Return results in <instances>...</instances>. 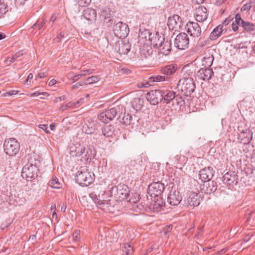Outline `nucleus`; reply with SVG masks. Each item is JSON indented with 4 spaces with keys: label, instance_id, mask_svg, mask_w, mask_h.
Wrapping results in <instances>:
<instances>
[{
    "label": "nucleus",
    "instance_id": "1",
    "mask_svg": "<svg viewBox=\"0 0 255 255\" xmlns=\"http://www.w3.org/2000/svg\"><path fill=\"white\" fill-rule=\"evenodd\" d=\"M179 90L186 96H190L195 89V83L192 77L182 78L177 83Z\"/></svg>",
    "mask_w": 255,
    "mask_h": 255
},
{
    "label": "nucleus",
    "instance_id": "2",
    "mask_svg": "<svg viewBox=\"0 0 255 255\" xmlns=\"http://www.w3.org/2000/svg\"><path fill=\"white\" fill-rule=\"evenodd\" d=\"M86 148L84 145L80 144H73L70 147V154L73 157L82 156L84 160L91 159L93 157L92 151L90 149L85 151Z\"/></svg>",
    "mask_w": 255,
    "mask_h": 255
},
{
    "label": "nucleus",
    "instance_id": "3",
    "mask_svg": "<svg viewBox=\"0 0 255 255\" xmlns=\"http://www.w3.org/2000/svg\"><path fill=\"white\" fill-rule=\"evenodd\" d=\"M94 174L89 172L86 167L81 168L76 175V182L83 186H87L93 181Z\"/></svg>",
    "mask_w": 255,
    "mask_h": 255
},
{
    "label": "nucleus",
    "instance_id": "4",
    "mask_svg": "<svg viewBox=\"0 0 255 255\" xmlns=\"http://www.w3.org/2000/svg\"><path fill=\"white\" fill-rule=\"evenodd\" d=\"M129 193V188L125 184H120L118 186H113L110 190L111 196L119 200L127 199Z\"/></svg>",
    "mask_w": 255,
    "mask_h": 255
},
{
    "label": "nucleus",
    "instance_id": "5",
    "mask_svg": "<svg viewBox=\"0 0 255 255\" xmlns=\"http://www.w3.org/2000/svg\"><path fill=\"white\" fill-rule=\"evenodd\" d=\"M5 153L9 156L15 155L20 149V145L14 138H9L5 140L3 144Z\"/></svg>",
    "mask_w": 255,
    "mask_h": 255
},
{
    "label": "nucleus",
    "instance_id": "6",
    "mask_svg": "<svg viewBox=\"0 0 255 255\" xmlns=\"http://www.w3.org/2000/svg\"><path fill=\"white\" fill-rule=\"evenodd\" d=\"M113 31L116 37L122 39L128 36L129 30L126 23L120 21L114 26Z\"/></svg>",
    "mask_w": 255,
    "mask_h": 255
},
{
    "label": "nucleus",
    "instance_id": "7",
    "mask_svg": "<svg viewBox=\"0 0 255 255\" xmlns=\"http://www.w3.org/2000/svg\"><path fill=\"white\" fill-rule=\"evenodd\" d=\"M163 95V90H152L147 93L146 99L151 104L156 105L162 101Z\"/></svg>",
    "mask_w": 255,
    "mask_h": 255
},
{
    "label": "nucleus",
    "instance_id": "8",
    "mask_svg": "<svg viewBox=\"0 0 255 255\" xmlns=\"http://www.w3.org/2000/svg\"><path fill=\"white\" fill-rule=\"evenodd\" d=\"M164 189V185L160 182H153L148 187V193L151 197H157L160 195Z\"/></svg>",
    "mask_w": 255,
    "mask_h": 255
},
{
    "label": "nucleus",
    "instance_id": "9",
    "mask_svg": "<svg viewBox=\"0 0 255 255\" xmlns=\"http://www.w3.org/2000/svg\"><path fill=\"white\" fill-rule=\"evenodd\" d=\"M189 38L187 34L181 32L176 36L175 39V45L179 49H185L187 48L189 45Z\"/></svg>",
    "mask_w": 255,
    "mask_h": 255
},
{
    "label": "nucleus",
    "instance_id": "10",
    "mask_svg": "<svg viewBox=\"0 0 255 255\" xmlns=\"http://www.w3.org/2000/svg\"><path fill=\"white\" fill-rule=\"evenodd\" d=\"M167 25L170 30L178 31L182 25V19L178 15L174 14L168 18Z\"/></svg>",
    "mask_w": 255,
    "mask_h": 255
},
{
    "label": "nucleus",
    "instance_id": "11",
    "mask_svg": "<svg viewBox=\"0 0 255 255\" xmlns=\"http://www.w3.org/2000/svg\"><path fill=\"white\" fill-rule=\"evenodd\" d=\"M182 197L179 191L172 187L168 195L167 201L172 206L178 205L181 201Z\"/></svg>",
    "mask_w": 255,
    "mask_h": 255
},
{
    "label": "nucleus",
    "instance_id": "12",
    "mask_svg": "<svg viewBox=\"0 0 255 255\" xmlns=\"http://www.w3.org/2000/svg\"><path fill=\"white\" fill-rule=\"evenodd\" d=\"M187 32L194 37H199L201 33V29L200 25L195 22H188L185 26Z\"/></svg>",
    "mask_w": 255,
    "mask_h": 255
},
{
    "label": "nucleus",
    "instance_id": "13",
    "mask_svg": "<svg viewBox=\"0 0 255 255\" xmlns=\"http://www.w3.org/2000/svg\"><path fill=\"white\" fill-rule=\"evenodd\" d=\"M99 126V124L97 121L92 119L87 120L84 122L82 129L85 133L92 134L94 132Z\"/></svg>",
    "mask_w": 255,
    "mask_h": 255
},
{
    "label": "nucleus",
    "instance_id": "14",
    "mask_svg": "<svg viewBox=\"0 0 255 255\" xmlns=\"http://www.w3.org/2000/svg\"><path fill=\"white\" fill-rule=\"evenodd\" d=\"M36 166L31 164L29 166H25L23 167L21 176L25 178L27 180L34 178L36 175Z\"/></svg>",
    "mask_w": 255,
    "mask_h": 255
},
{
    "label": "nucleus",
    "instance_id": "15",
    "mask_svg": "<svg viewBox=\"0 0 255 255\" xmlns=\"http://www.w3.org/2000/svg\"><path fill=\"white\" fill-rule=\"evenodd\" d=\"M116 49L117 51L121 55L127 54L131 48V45L128 41L122 40L119 41L116 43Z\"/></svg>",
    "mask_w": 255,
    "mask_h": 255
},
{
    "label": "nucleus",
    "instance_id": "16",
    "mask_svg": "<svg viewBox=\"0 0 255 255\" xmlns=\"http://www.w3.org/2000/svg\"><path fill=\"white\" fill-rule=\"evenodd\" d=\"M208 14L206 8L202 5H200L196 8L194 16L198 22H203L207 18Z\"/></svg>",
    "mask_w": 255,
    "mask_h": 255
},
{
    "label": "nucleus",
    "instance_id": "17",
    "mask_svg": "<svg viewBox=\"0 0 255 255\" xmlns=\"http://www.w3.org/2000/svg\"><path fill=\"white\" fill-rule=\"evenodd\" d=\"M222 179L223 182L227 185H233L238 183V175L235 172H227L223 176Z\"/></svg>",
    "mask_w": 255,
    "mask_h": 255
},
{
    "label": "nucleus",
    "instance_id": "18",
    "mask_svg": "<svg viewBox=\"0 0 255 255\" xmlns=\"http://www.w3.org/2000/svg\"><path fill=\"white\" fill-rule=\"evenodd\" d=\"M199 175L202 181L211 180L214 175V171L212 167H205L200 171Z\"/></svg>",
    "mask_w": 255,
    "mask_h": 255
},
{
    "label": "nucleus",
    "instance_id": "19",
    "mask_svg": "<svg viewBox=\"0 0 255 255\" xmlns=\"http://www.w3.org/2000/svg\"><path fill=\"white\" fill-rule=\"evenodd\" d=\"M217 184L214 181H205L201 188V191L206 194H210L217 190Z\"/></svg>",
    "mask_w": 255,
    "mask_h": 255
},
{
    "label": "nucleus",
    "instance_id": "20",
    "mask_svg": "<svg viewBox=\"0 0 255 255\" xmlns=\"http://www.w3.org/2000/svg\"><path fill=\"white\" fill-rule=\"evenodd\" d=\"M158 55L167 56L169 54L171 50V42L170 40H164V42L157 48Z\"/></svg>",
    "mask_w": 255,
    "mask_h": 255
},
{
    "label": "nucleus",
    "instance_id": "21",
    "mask_svg": "<svg viewBox=\"0 0 255 255\" xmlns=\"http://www.w3.org/2000/svg\"><path fill=\"white\" fill-rule=\"evenodd\" d=\"M90 196L96 204L105 201H107L108 200H110V198L111 197V196H110L108 193H107L105 191L99 193L98 195L96 194H90Z\"/></svg>",
    "mask_w": 255,
    "mask_h": 255
},
{
    "label": "nucleus",
    "instance_id": "22",
    "mask_svg": "<svg viewBox=\"0 0 255 255\" xmlns=\"http://www.w3.org/2000/svg\"><path fill=\"white\" fill-rule=\"evenodd\" d=\"M214 72L210 68H201L197 73V77L202 80H208L212 78Z\"/></svg>",
    "mask_w": 255,
    "mask_h": 255
},
{
    "label": "nucleus",
    "instance_id": "23",
    "mask_svg": "<svg viewBox=\"0 0 255 255\" xmlns=\"http://www.w3.org/2000/svg\"><path fill=\"white\" fill-rule=\"evenodd\" d=\"M239 137L243 143H250L253 138V132L249 128L241 131Z\"/></svg>",
    "mask_w": 255,
    "mask_h": 255
},
{
    "label": "nucleus",
    "instance_id": "24",
    "mask_svg": "<svg viewBox=\"0 0 255 255\" xmlns=\"http://www.w3.org/2000/svg\"><path fill=\"white\" fill-rule=\"evenodd\" d=\"M119 130V129H117L114 126L111 125H105L102 128L103 134L106 137H110L114 134H118Z\"/></svg>",
    "mask_w": 255,
    "mask_h": 255
},
{
    "label": "nucleus",
    "instance_id": "25",
    "mask_svg": "<svg viewBox=\"0 0 255 255\" xmlns=\"http://www.w3.org/2000/svg\"><path fill=\"white\" fill-rule=\"evenodd\" d=\"M164 36L160 35L158 32L156 33L155 35L151 36L150 37H149L151 45L156 48L160 46L162 43L164 42Z\"/></svg>",
    "mask_w": 255,
    "mask_h": 255
},
{
    "label": "nucleus",
    "instance_id": "26",
    "mask_svg": "<svg viewBox=\"0 0 255 255\" xmlns=\"http://www.w3.org/2000/svg\"><path fill=\"white\" fill-rule=\"evenodd\" d=\"M200 196L196 193H191L186 200L188 206L196 207L200 204Z\"/></svg>",
    "mask_w": 255,
    "mask_h": 255
},
{
    "label": "nucleus",
    "instance_id": "27",
    "mask_svg": "<svg viewBox=\"0 0 255 255\" xmlns=\"http://www.w3.org/2000/svg\"><path fill=\"white\" fill-rule=\"evenodd\" d=\"M243 151L246 154V156L248 158H255V148L253 145L249 143H243Z\"/></svg>",
    "mask_w": 255,
    "mask_h": 255
},
{
    "label": "nucleus",
    "instance_id": "28",
    "mask_svg": "<svg viewBox=\"0 0 255 255\" xmlns=\"http://www.w3.org/2000/svg\"><path fill=\"white\" fill-rule=\"evenodd\" d=\"M83 16L89 21H94L96 19L97 13L95 9L87 8L83 11Z\"/></svg>",
    "mask_w": 255,
    "mask_h": 255
},
{
    "label": "nucleus",
    "instance_id": "29",
    "mask_svg": "<svg viewBox=\"0 0 255 255\" xmlns=\"http://www.w3.org/2000/svg\"><path fill=\"white\" fill-rule=\"evenodd\" d=\"M177 69V66L175 64H172L163 67L161 70V72L164 75H171L176 72Z\"/></svg>",
    "mask_w": 255,
    "mask_h": 255
},
{
    "label": "nucleus",
    "instance_id": "30",
    "mask_svg": "<svg viewBox=\"0 0 255 255\" xmlns=\"http://www.w3.org/2000/svg\"><path fill=\"white\" fill-rule=\"evenodd\" d=\"M162 101L164 103H168L175 97V93L171 91H163Z\"/></svg>",
    "mask_w": 255,
    "mask_h": 255
},
{
    "label": "nucleus",
    "instance_id": "31",
    "mask_svg": "<svg viewBox=\"0 0 255 255\" xmlns=\"http://www.w3.org/2000/svg\"><path fill=\"white\" fill-rule=\"evenodd\" d=\"M110 200L105 201L97 204V207L106 212H112L113 208L111 207Z\"/></svg>",
    "mask_w": 255,
    "mask_h": 255
},
{
    "label": "nucleus",
    "instance_id": "32",
    "mask_svg": "<svg viewBox=\"0 0 255 255\" xmlns=\"http://www.w3.org/2000/svg\"><path fill=\"white\" fill-rule=\"evenodd\" d=\"M223 27L222 25H219L214 29L210 35V38L211 40L216 39L221 35L223 31Z\"/></svg>",
    "mask_w": 255,
    "mask_h": 255
},
{
    "label": "nucleus",
    "instance_id": "33",
    "mask_svg": "<svg viewBox=\"0 0 255 255\" xmlns=\"http://www.w3.org/2000/svg\"><path fill=\"white\" fill-rule=\"evenodd\" d=\"M143 105V100L139 98H135L132 102L133 108L136 111L141 110Z\"/></svg>",
    "mask_w": 255,
    "mask_h": 255
},
{
    "label": "nucleus",
    "instance_id": "34",
    "mask_svg": "<svg viewBox=\"0 0 255 255\" xmlns=\"http://www.w3.org/2000/svg\"><path fill=\"white\" fill-rule=\"evenodd\" d=\"M241 26L247 31L255 30V25L250 22L243 21L242 23H241Z\"/></svg>",
    "mask_w": 255,
    "mask_h": 255
},
{
    "label": "nucleus",
    "instance_id": "35",
    "mask_svg": "<svg viewBox=\"0 0 255 255\" xmlns=\"http://www.w3.org/2000/svg\"><path fill=\"white\" fill-rule=\"evenodd\" d=\"M131 209L135 212L141 211L144 209V205L142 204V203L136 202L131 203Z\"/></svg>",
    "mask_w": 255,
    "mask_h": 255
},
{
    "label": "nucleus",
    "instance_id": "36",
    "mask_svg": "<svg viewBox=\"0 0 255 255\" xmlns=\"http://www.w3.org/2000/svg\"><path fill=\"white\" fill-rule=\"evenodd\" d=\"M46 20L45 19H42L41 20H37L36 22L34 23L30 28L29 30H33L35 27L38 28V30H40L42 28L44 25L45 24Z\"/></svg>",
    "mask_w": 255,
    "mask_h": 255
},
{
    "label": "nucleus",
    "instance_id": "37",
    "mask_svg": "<svg viewBox=\"0 0 255 255\" xmlns=\"http://www.w3.org/2000/svg\"><path fill=\"white\" fill-rule=\"evenodd\" d=\"M49 185L53 188L59 189L60 188V183L56 177H53L49 182Z\"/></svg>",
    "mask_w": 255,
    "mask_h": 255
},
{
    "label": "nucleus",
    "instance_id": "38",
    "mask_svg": "<svg viewBox=\"0 0 255 255\" xmlns=\"http://www.w3.org/2000/svg\"><path fill=\"white\" fill-rule=\"evenodd\" d=\"M8 11V7L7 4L1 0H0V18Z\"/></svg>",
    "mask_w": 255,
    "mask_h": 255
},
{
    "label": "nucleus",
    "instance_id": "39",
    "mask_svg": "<svg viewBox=\"0 0 255 255\" xmlns=\"http://www.w3.org/2000/svg\"><path fill=\"white\" fill-rule=\"evenodd\" d=\"M132 120V117L131 115L128 114L127 115L124 114L122 120L121 122L126 126L129 125L131 124V121Z\"/></svg>",
    "mask_w": 255,
    "mask_h": 255
},
{
    "label": "nucleus",
    "instance_id": "40",
    "mask_svg": "<svg viewBox=\"0 0 255 255\" xmlns=\"http://www.w3.org/2000/svg\"><path fill=\"white\" fill-rule=\"evenodd\" d=\"M107 116L108 117L110 121L112 120L117 114V110L115 108H113L106 111Z\"/></svg>",
    "mask_w": 255,
    "mask_h": 255
},
{
    "label": "nucleus",
    "instance_id": "41",
    "mask_svg": "<svg viewBox=\"0 0 255 255\" xmlns=\"http://www.w3.org/2000/svg\"><path fill=\"white\" fill-rule=\"evenodd\" d=\"M152 53V50L150 49L142 48L140 50V55L144 58H148L151 57Z\"/></svg>",
    "mask_w": 255,
    "mask_h": 255
},
{
    "label": "nucleus",
    "instance_id": "42",
    "mask_svg": "<svg viewBox=\"0 0 255 255\" xmlns=\"http://www.w3.org/2000/svg\"><path fill=\"white\" fill-rule=\"evenodd\" d=\"M122 251L127 255H131L133 253L132 247L128 244H124L122 247Z\"/></svg>",
    "mask_w": 255,
    "mask_h": 255
},
{
    "label": "nucleus",
    "instance_id": "43",
    "mask_svg": "<svg viewBox=\"0 0 255 255\" xmlns=\"http://www.w3.org/2000/svg\"><path fill=\"white\" fill-rule=\"evenodd\" d=\"M98 119L99 121L102 122L103 123H108L110 121L108 117L107 116V114L106 111L101 113L98 116Z\"/></svg>",
    "mask_w": 255,
    "mask_h": 255
},
{
    "label": "nucleus",
    "instance_id": "44",
    "mask_svg": "<svg viewBox=\"0 0 255 255\" xmlns=\"http://www.w3.org/2000/svg\"><path fill=\"white\" fill-rule=\"evenodd\" d=\"M100 79V78L98 76H92L86 79L85 83L86 84H91L99 81Z\"/></svg>",
    "mask_w": 255,
    "mask_h": 255
},
{
    "label": "nucleus",
    "instance_id": "45",
    "mask_svg": "<svg viewBox=\"0 0 255 255\" xmlns=\"http://www.w3.org/2000/svg\"><path fill=\"white\" fill-rule=\"evenodd\" d=\"M214 56L213 55L209 54L208 56L206 55V56L204 57V61L207 66H211L212 64Z\"/></svg>",
    "mask_w": 255,
    "mask_h": 255
},
{
    "label": "nucleus",
    "instance_id": "46",
    "mask_svg": "<svg viewBox=\"0 0 255 255\" xmlns=\"http://www.w3.org/2000/svg\"><path fill=\"white\" fill-rule=\"evenodd\" d=\"M140 195L137 193H134L129 200V204L139 202Z\"/></svg>",
    "mask_w": 255,
    "mask_h": 255
},
{
    "label": "nucleus",
    "instance_id": "47",
    "mask_svg": "<svg viewBox=\"0 0 255 255\" xmlns=\"http://www.w3.org/2000/svg\"><path fill=\"white\" fill-rule=\"evenodd\" d=\"M149 79L150 80V81L154 82H160V81H163L165 80V77L163 76L158 75L156 76H152L150 77Z\"/></svg>",
    "mask_w": 255,
    "mask_h": 255
},
{
    "label": "nucleus",
    "instance_id": "48",
    "mask_svg": "<svg viewBox=\"0 0 255 255\" xmlns=\"http://www.w3.org/2000/svg\"><path fill=\"white\" fill-rule=\"evenodd\" d=\"M162 206V202L158 201L156 202L153 204V209L154 211L158 212L160 210L161 207Z\"/></svg>",
    "mask_w": 255,
    "mask_h": 255
},
{
    "label": "nucleus",
    "instance_id": "49",
    "mask_svg": "<svg viewBox=\"0 0 255 255\" xmlns=\"http://www.w3.org/2000/svg\"><path fill=\"white\" fill-rule=\"evenodd\" d=\"M79 6L83 7L87 6L90 2L91 0H76Z\"/></svg>",
    "mask_w": 255,
    "mask_h": 255
},
{
    "label": "nucleus",
    "instance_id": "50",
    "mask_svg": "<svg viewBox=\"0 0 255 255\" xmlns=\"http://www.w3.org/2000/svg\"><path fill=\"white\" fill-rule=\"evenodd\" d=\"M150 82H151V81H145L139 82V83H138L137 86L139 88H147L152 85L151 84L149 83Z\"/></svg>",
    "mask_w": 255,
    "mask_h": 255
},
{
    "label": "nucleus",
    "instance_id": "51",
    "mask_svg": "<svg viewBox=\"0 0 255 255\" xmlns=\"http://www.w3.org/2000/svg\"><path fill=\"white\" fill-rule=\"evenodd\" d=\"M253 7L252 2H248L243 5L241 7L242 11H248Z\"/></svg>",
    "mask_w": 255,
    "mask_h": 255
},
{
    "label": "nucleus",
    "instance_id": "52",
    "mask_svg": "<svg viewBox=\"0 0 255 255\" xmlns=\"http://www.w3.org/2000/svg\"><path fill=\"white\" fill-rule=\"evenodd\" d=\"M38 127L44 131L46 133H50V130H48V126L47 125L40 124L38 126Z\"/></svg>",
    "mask_w": 255,
    "mask_h": 255
},
{
    "label": "nucleus",
    "instance_id": "53",
    "mask_svg": "<svg viewBox=\"0 0 255 255\" xmlns=\"http://www.w3.org/2000/svg\"><path fill=\"white\" fill-rule=\"evenodd\" d=\"M74 105H75V103H72L70 102L66 105H61L60 108V109L61 111H65V110H66L68 108L71 107Z\"/></svg>",
    "mask_w": 255,
    "mask_h": 255
},
{
    "label": "nucleus",
    "instance_id": "54",
    "mask_svg": "<svg viewBox=\"0 0 255 255\" xmlns=\"http://www.w3.org/2000/svg\"><path fill=\"white\" fill-rule=\"evenodd\" d=\"M172 227L173 226L172 225H170L168 226L165 227L162 230V232L164 233V235H166L167 233L171 231Z\"/></svg>",
    "mask_w": 255,
    "mask_h": 255
},
{
    "label": "nucleus",
    "instance_id": "55",
    "mask_svg": "<svg viewBox=\"0 0 255 255\" xmlns=\"http://www.w3.org/2000/svg\"><path fill=\"white\" fill-rule=\"evenodd\" d=\"M146 35L148 36V39H149V37L151 36V34L149 33V32L148 30H144L140 33L139 36L141 37H144L146 39Z\"/></svg>",
    "mask_w": 255,
    "mask_h": 255
},
{
    "label": "nucleus",
    "instance_id": "56",
    "mask_svg": "<svg viewBox=\"0 0 255 255\" xmlns=\"http://www.w3.org/2000/svg\"><path fill=\"white\" fill-rule=\"evenodd\" d=\"M23 53L21 52H18L16 53L14 55H13L11 57H10L11 61H12V63H13L17 58L22 55Z\"/></svg>",
    "mask_w": 255,
    "mask_h": 255
},
{
    "label": "nucleus",
    "instance_id": "57",
    "mask_svg": "<svg viewBox=\"0 0 255 255\" xmlns=\"http://www.w3.org/2000/svg\"><path fill=\"white\" fill-rule=\"evenodd\" d=\"M239 26H241V23L235 22H233L231 25L232 28L234 31H237L238 30Z\"/></svg>",
    "mask_w": 255,
    "mask_h": 255
},
{
    "label": "nucleus",
    "instance_id": "58",
    "mask_svg": "<svg viewBox=\"0 0 255 255\" xmlns=\"http://www.w3.org/2000/svg\"><path fill=\"white\" fill-rule=\"evenodd\" d=\"M243 21H244V20H243L241 18L240 14L237 13L236 14V15H235V22H238V23H242Z\"/></svg>",
    "mask_w": 255,
    "mask_h": 255
},
{
    "label": "nucleus",
    "instance_id": "59",
    "mask_svg": "<svg viewBox=\"0 0 255 255\" xmlns=\"http://www.w3.org/2000/svg\"><path fill=\"white\" fill-rule=\"evenodd\" d=\"M74 239L76 241H79L80 239V233L78 231H76L73 234Z\"/></svg>",
    "mask_w": 255,
    "mask_h": 255
},
{
    "label": "nucleus",
    "instance_id": "60",
    "mask_svg": "<svg viewBox=\"0 0 255 255\" xmlns=\"http://www.w3.org/2000/svg\"><path fill=\"white\" fill-rule=\"evenodd\" d=\"M92 73V70L88 69V70H81L80 74H81V75L83 77V76H86L87 75H89V74H91Z\"/></svg>",
    "mask_w": 255,
    "mask_h": 255
},
{
    "label": "nucleus",
    "instance_id": "61",
    "mask_svg": "<svg viewBox=\"0 0 255 255\" xmlns=\"http://www.w3.org/2000/svg\"><path fill=\"white\" fill-rule=\"evenodd\" d=\"M82 77V76L81 75V74L75 75L72 77V80H73V82H74L77 81L79 79H80Z\"/></svg>",
    "mask_w": 255,
    "mask_h": 255
},
{
    "label": "nucleus",
    "instance_id": "62",
    "mask_svg": "<svg viewBox=\"0 0 255 255\" xmlns=\"http://www.w3.org/2000/svg\"><path fill=\"white\" fill-rule=\"evenodd\" d=\"M83 83L80 82H78L77 83H76L75 84L73 85L72 86V89H77L79 87H80V86H82L83 85Z\"/></svg>",
    "mask_w": 255,
    "mask_h": 255
},
{
    "label": "nucleus",
    "instance_id": "63",
    "mask_svg": "<svg viewBox=\"0 0 255 255\" xmlns=\"http://www.w3.org/2000/svg\"><path fill=\"white\" fill-rule=\"evenodd\" d=\"M233 19V18H232L231 17H229L227 18L223 22V24L225 25H227L229 22Z\"/></svg>",
    "mask_w": 255,
    "mask_h": 255
},
{
    "label": "nucleus",
    "instance_id": "64",
    "mask_svg": "<svg viewBox=\"0 0 255 255\" xmlns=\"http://www.w3.org/2000/svg\"><path fill=\"white\" fill-rule=\"evenodd\" d=\"M228 249L227 248H225L222 249V250L219 251L217 253V255H222L223 254L225 253L228 251Z\"/></svg>",
    "mask_w": 255,
    "mask_h": 255
}]
</instances>
